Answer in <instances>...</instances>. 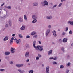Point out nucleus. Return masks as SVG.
<instances>
[{
	"instance_id": "nucleus-59",
	"label": "nucleus",
	"mask_w": 73,
	"mask_h": 73,
	"mask_svg": "<svg viewBox=\"0 0 73 73\" xmlns=\"http://www.w3.org/2000/svg\"><path fill=\"white\" fill-rule=\"evenodd\" d=\"M26 62H29V59H27V60H26Z\"/></svg>"
},
{
	"instance_id": "nucleus-19",
	"label": "nucleus",
	"mask_w": 73,
	"mask_h": 73,
	"mask_svg": "<svg viewBox=\"0 0 73 73\" xmlns=\"http://www.w3.org/2000/svg\"><path fill=\"white\" fill-rule=\"evenodd\" d=\"M37 21V20H36V19H34L32 21V23L34 24V23H36Z\"/></svg>"
},
{
	"instance_id": "nucleus-29",
	"label": "nucleus",
	"mask_w": 73,
	"mask_h": 73,
	"mask_svg": "<svg viewBox=\"0 0 73 73\" xmlns=\"http://www.w3.org/2000/svg\"><path fill=\"white\" fill-rule=\"evenodd\" d=\"M6 8L8 9H11V6H7L6 7Z\"/></svg>"
},
{
	"instance_id": "nucleus-23",
	"label": "nucleus",
	"mask_w": 73,
	"mask_h": 73,
	"mask_svg": "<svg viewBox=\"0 0 73 73\" xmlns=\"http://www.w3.org/2000/svg\"><path fill=\"white\" fill-rule=\"evenodd\" d=\"M32 18L33 19H37V16L36 15H33L32 16Z\"/></svg>"
},
{
	"instance_id": "nucleus-24",
	"label": "nucleus",
	"mask_w": 73,
	"mask_h": 73,
	"mask_svg": "<svg viewBox=\"0 0 73 73\" xmlns=\"http://www.w3.org/2000/svg\"><path fill=\"white\" fill-rule=\"evenodd\" d=\"M21 30H22L23 31L25 29V27L24 26H23L20 28Z\"/></svg>"
},
{
	"instance_id": "nucleus-63",
	"label": "nucleus",
	"mask_w": 73,
	"mask_h": 73,
	"mask_svg": "<svg viewBox=\"0 0 73 73\" xmlns=\"http://www.w3.org/2000/svg\"><path fill=\"white\" fill-rule=\"evenodd\" d=\"M71 46H73V43H72V44H71Z\"/></svg>"
},
{
	"instance_id": "nucleus-58",
	"label": "nucleus",
	"mask_w": 73,
	"mask_h": 73,
	"mask_svg": "<svg viewBox=\"0 0 73 73\" xmlns=\"http://www.w3.org/2000/svg\"><path fill=\"white\" fill-rule=\"evenodd\" d=\"M2 9H3V8L2 7L0 8V10H2Z\"/></svg>"
},
{
	"instance_id": "nucleus-37",
	"label": "nucleus",
	"mask_w": 73,
	"mask_h": 73,
	"mask_svg": "<svg viewBox=\"0 0 73 73\" xmlns=\"http://www.w3.org/2000/svg\"><path fill=\"white\" fill-rule=\"evenodd\" d=\"M57 57H55L54 58L53 57V60H57Z\"/></svg>"
},
{
	"instance_id": "nucleus-22",
	"label": "nucleus",
	"mask_w": 73,
	"mask_h": 73,
	"mask_svg": "<svg viewBox=\"0 0 73 73\" xmlns=\"http://www.w3.org/2000/svg\"><path fill=\"white\" fill-rule=\"evenodd\" d=\"M68 23L69 24H70V25H72V26H73V21H69L68 22Z\"/></svg>"
},
{
	"instance_id": "nucleus-12",
	"label": "nucleus",
	"mask_w": 73,
	"mask_h": 73,
	"mask_svg": "<svg viewBox=\"0 0 73 73\" xmlns=\"http://www.w3.org/2000/svg\"><path fill=\"white\" fill-rule=\"evenodd\" d=\"M52 52H53V50H51L49 51L48 52V55H50V54H52Z\"/></svg>"
},
{
	"instance_id": "nucleus-41",
	"label": "nucleus",
	"mask_w": 73,
	"mask_h": 73,
	"mask_svg": "<svg viewBox=\"0 0 73 73\" xmlns=\"http://www.w3.org/2000/svg\"><path fill=\"white\" fill-rule=\"evenodd\" d=\"M53 64H55V65H57V63L56 62H53Z\"/></svg>"
},
{
	"instance_id": "nucleus-25",
	"label": "nucleus",
	"mask_w": 73,
	"mask_h": 73,
	"mask_svg": "<svg viewBox=\"0 0 73 73\" xmlns=\"http://www.w3.org/2000/svg\"><path fill=\"white\" fill-rule=\"evenodd\" d=\"M13 39H12V38H11L10 41V43L11 45H12V43H13Z\"/></svg>"
},
{
	"instance_id": "nucleus-7",
	"label": "nucleus",
	"mask_w": 73,
	"mask_h": 73,
	"mask_svg": "<svg viewBox=\"0 0 73 73\" xmlns=\"http://www.w3.org/2000/svg\"><path fill=\"white\" fill-rule=\"evenodd\" d=\"M15 48H13L11 47L10 49L11 53H14L15 52Z\"/></svg>"
},
{
	"instance_id": "nucleus-36",
	"label": "nucleus",
	"mask_w": 73,
	"mask_h": 73,
	"mask_svg": "<svg viewBox=\"0 0 73 73\" xmlns=\"http://www.w3.org/2000/svg\"><path fill=\"white\" fill-rule=\"evenodd\" d=\"M64 66L62 65L60 66V69H62V68H64Z\"/></svg>"
},
{
	"instance_id": "nucleus-48",
	"label": "nucleus",
	"mask_w": 73,
	"mask_h": 73,
	"mask_svg": "<svg viewBox=\"0 0 73 73\" xmlns=\"http://www.w3.org/2000/svg\"><path fill=\"white\" fill-rule=\"evenodd\" d=\"M5 27H8V24H6L5 26Z\"/></svg>"
},
{
	"instance_id": "nucleus-51",
	"label": "nucleus",
	"mask_w": 73,
	"mask_h": 73,
	"mask_svg": "<svg viewBox=\"0 0 73 73\" xmlns=\"http://www.w3.org/2000/svg\"><path fill=\"white\" fill-rule=\"evenodd\" d=\"M62 35H65V32H63L62 33Z\"/></svg>"
},
{
	"instance_id": "nucleus-35",
	"label": "nucleus",
	"mask_w": 73,
	"mask_h": 73,
	"mask_svg": "<svg viewBox=\"0 0 73 73\" xmlns=\"http://www.w3.org/2000/svg\"><path fill=\"white\" fill-rule=\"evenodd\" d=\"M33 38H37V35H34L33 36Z\"/></svg>"
},
{
	"instance_id": "nucleus-61",
	"label": "nucleus",
	"mask_w": 73,
	"mask_h": 73,
	"mask_svg": "<svg viewBox=\"0 0 73 73\" xmlns=\"http://www.w3.org/2000/svg\"><path fill=\"white\" fill-rule=\"evenodd\" d=\"M64 1V0H61V2H63Z\"/></svg>"
},
{
	"instance_id": "nucleus-4",
	"label": "nucleus",
	"mask_w": 73,
	"mask_h": 73,
	"mask_svg": "<svg viewBox=\"0 0 73 73\" xmlns=\"http://www.w3.org/2000/svg\"><path fill=\"white\" fill-rule=\"evenodd\" d=\"M52 33L54 37H57V34L56 33V32L55 30L53 31H52Z\"/></svg>"
},
{
	"instance_id": "nucleus-27",
	"label": "nucleus",
	"mask_w": 73,
	"mask_h": 73,
	"mask_svg": "<svg viewBox=\"0 0 73 73\" xmlns=\"http://www.w3.org/2000/svg\"><path fill=\"white\" fill-rule=\"evenodd\" d=\"M61 50L63 52H65V48H64V47H62L61 48Z\"/></svg>"
},
{
	"instance_id": "nucleus-11",
	"label": "nucleus",
	"mask_w": 73,
	"mask_h": 73,
	"mask_svg": "<svg viewBox=\"0 0 73 73\" xmlns=\"http://www.w3.org/2000/svg\"><path fill=\"white\" fill-rule=\"evenodd\" d=\"M18 71H19V72L20 73H23L25 72V71L23 70H21V69H18Z\"/></svg>"
},
{
	"instance_id": "nucleus-49",
	"label": "nucleus",
	"mask_w": 73,
	"mask_h": 73,
	"mask_svg": "<svg viewBox=\"0 0 73 73\" xmlns=\"http://www.w3.org/2000/svg\"><path fill=\"white\" fill-rule=\"evenodd\" d=\"M18 41L19 42H21V40L20 39H19L18 40Z\"/></svg>"
},
{
	"instance_id": "nucleus-55",
	"label": "nucleus",
	"mask_w": 73,
	"mask_h": 73,
	"mask_svg": "<svg viewBox=\"0 0 73 73\" xmlns=\"http://www.w3.org/2000/svg\"><path fill=\"white\" fill-rule=\"evenodd\" d=\"M5 59H8V58H9V57H8V56H6L5 57Z\"/></svg>"
},
{
	"instance_id": "nucleus-33",
	"label": "nucleus",
	"mask_w": 73,
	"mask_h": 73,
	"mask_svg": "<svg viewBox=\"0 0 73 73\" xmlns=\"http://www.w3.org/2000/svg\"><path fill=\"white\" fill-rule=\"evenodd\" d=\"M69 33L70 35H72L73 33V31L72 30H70L69 32Z\"/></svg>"
},
{
	"instance_id": "nucleus-6",
	"label": "nucleus",
	"mask_w": 73,
	"mask_h": 73,
	"mask_svg": "<svg viewBox=\"0 0 73 73\" xmlns=\"http://www.w3.org/2000/svg\"><path fill=\"white\" fill-rule=\"evenodd\" d=\"M36 41L35 40H34L33 42V46L34 47V48L36 49L37 47H36L35 45H36Z\"/></svg>"
},
{
	"instance_id": "nucleus-31",
	"label": "nucleus",
	"mask_w": 73,
	"mask_h": 73,
	"mask_svg": "<svg viewBox=\"0 0 73 73\" xmlns=\"http://www.w3.org/2000/svg\"><path fill=\"white\" fill-rule=\"evenodd\" d=\"M11 38H12L13 40H14L15 41H16V40H17V39H16V38L14 37H12Z\"/></svg>"
},
{
	"instance_id": "nucleus-60",
	"label": "nucleus",
	"mask_w": 73,
	"mask_h": 73,
	"mask_svg": "<svg viewBox=\"0 0 73 73\" xmlns=\"http://www.w3.org/2000/svg\"><path fill=\"white\" fill-rule=\"evenodd\" d=\"M52 44H53L54 45L55 44V43L54 42H52Z\"/></svg>"
},
{
	"instance_id": "nucleus-52",
	"label": "nucleus",
	"mask_w": 73,
	"mask_h": 73,
	"mask_svg": "<svg viewBox=\"0 0 73 73\" xmlns=\"http://www.w3.org/2000/svg\"><path fill=\"white\" fill-rule=\"evenodd\" d=\"M4 5V3H3L2 5H1V7H3V5Z\"/></svg>"
},
{
	"instance_id": "nucleus-62",
	"label": "nucleus",
	"mask_w": 73,
	"mask_h": 73,
	"mask_svg": "<svg viewBox=\"0 0 73 73\" xmlns=\"http://www.w3.org/2000/svg\"><path fill=\"white\" fill-rule=\"evenodd\" d=\"M50 4H51L52 6H53V3H50Z\"/></svg>"
},
{
	"instance_id": "nucleus-20",
	"label": "nucleus",
	"mask_w": 73,
	"mask_h": 73,
	"mask_svg": "<svg viewBox=\"0 0 73 73\" xmlns=\"http://www.w3.org/2000/svg\"><path fill=\"white\" fill-rule=\"evenodd\" d=\"M36 34H37V33L35 31H33L31 33V35L32 36H33L34 35H36Z\"/></svg>"
},
{
	"instance_id": "nucleus-38",
	"label": "nucleus",
	"mask_w": 73,
	"mask_h": 73,
	"mask_svg": "<svg viewBox=\"0 0 73 73\" xmlns=\"http://www.w3.org/2000/svg\"><path fill=\"white\" fill-rule=\"evenodd\" d=\"M48 28L49 29H50V28H52V26H51V25H48Z\"/></svg>"
},
{
	"instance_id": "nucleus-50",
	"label": "nucleus",
	"mask_w": 73,
	"mask_h": 73,
	"mask_svg": "<svg viewBox=\"0 0 73 73\" xmlns=\"http://www.w3.org/2000/svg\"><path fill=\"white\" fill-rule=\"evenodd\" d=\"M53 57H50L49 58V59L50 60H52V59H53Z\"/></svg>"
},
{
	"instance_id": "nucleus-40",
	"label": "nucleus",
	"mask_w": 73,
	"mask_h": 73,
	"mask_svg": "<svg viewBox=\"0 0 73 73\" xmlns=\"http://www.w3.org/2000/svg\"><path fill=\"white\" fill-rule=\"evenodd\" d=\"M29 73H33V70H31L29 71Z\"/></svg>"
},
{
	"instance_id": "nucleus-5",
	"label": "nucleus",
	"mask_w": 73,
	"mask_h": 73,
	"mask_svg": "<svg viewBox=\"0 0 73 73\" xmlns=\"http://www.w3.org/2000/svg\"><path fill=\"white\" fill-rule=\"evenodd\" d=\"M46 73H49V66L46 67Z\"/></svg>"
},
{
	"instance_id": "nucleus-45",
	"label": "nucleus",
	"mask_w": 73,
	"mask_h": 73,
	"mask_svg": "<svg viewBox=\"0 0 73 73\" xmlns=\"http://www.w3.org/2000/svg\"><path fill=\"white\" fill-rule=\"evenodd\" d=\"M36 60H39V57L38 56H37L36 58Z\"/></svg>"
},
{
	"instance_id": "nucleus-15",
	"label": "nucleus",
	"mask_w": 73,
	"mask_h": 73,
	"mask_svg": "<svg viewBox=\"0 0 73 73\" xmlns=\"http://www.w3.org/2000/svg\"><path fill=\"white\" fill-rule=\"evenodd\" d=\"M57 6V4H56L55 5L53 6L52 7V6L50 7V8H51V9H54V8L56 7Z\"/></svg>"
},
{
	"instance_id": "nucleus-53",
	"label": "nucleus",
	"mask_w": 73,
	"mask_h": 73,
	"mask_svg": "<svg viewBox=\"0 0 73 73\" xmlns=\"http://www.w3.org/2000/svg\"><path fill=\"white\" fill-rule=\"evenodd\" d=\"M38 42L39 44H41V41H38Z\"/></svg>"
},
{
	"instance_id": "nucleus-1",
	"label": "nucleus",
	"mask_w": 73,
	"mask_h": 73,
	"mask_svg": "<svg viewBox=\"0 0 73 73\" xmlns=\"http://www.w3.org/2000/svg\"><path fill=\"white\" fill-rule=\"evenodd\" d=\"M36 50H39L40 52H41L43 50L44 48H43V46H36Z\"/></svg>"
},
{
	"instance_id": "nucleus-8",
	"label": "nucleus",
	"mask_w": 73,
	"mask_h": 73,
	"mask_svg": "<svg viewBox=\"0 0 73 73\" xmlns=\"http://www.w3.org/2000/svg\"><path fill=\"white\" fill-rule=\"evenodd\" d=\"M16 67H17L18 68H21V67H23V64H16Z\"/></svg>"
},
{
	"instance_id": "nucleus-47",
	"label": "nucleus",
	"mask_w": 73,
	"mask_h": 73,
	"mask_svg": "<svg viewBox=\"0 0 73 73\" xmlns=\"http://www.w3.org/2000/svg\"><path fill=\"white\" fill-rule=\"evenodd\" d=\"M69 70H66V73H69Z\"/></svg>"
},
{
	"instance_id": "nucleus-32",
	"label": "nucleus",
	"mask_w": 73,
	"mask_h": 73,
	"mask_svg": "<svg viewBox=\"0 0 73 73\" xmlns=\"http://www.w3.org/2000/svg\"><path fill=\"white\" fill-rule=\"evenodd\" d=\"M70 63L68 62V63L66 64V66H69L70 65Z\"/></svg>"
},
{
	"instance_id": "nucleus-30",
	"label": "nucleus",
	"mask_w": 73,
	"mask_h": 73,
	"mask_svg": "<svg viewBox=\"0 0 73 73\" xmlns=\"http://www.w3.org/2000/svg\"><path fill=\"white\" fill-rule=\"evenodd\" d=\"M19 38H23V36H22V35L21 34H19Z\"/></svg>"
},
{
	"instance_id": "nucleus-56",
	"label": "nucleus",
	"mask_w": 73,
	"mask_h": 73,
	"mask_svg": "<svg viewBox=\"0 0 73 73\" xmlns=\"http://www.w3.org/2000/svg\"><path fill=\"white\" fill-rule=\"evenodd\" d=\"M68 27H66V31H68Z\"/></svg>"
},
{
	"instance_id": "nucleus-43",
	"label": "nucleus",
	"mask_w": 73,
	"mask_h": 73,
	"mask_svg": "<svg viewBox=\"0 0 73 73\" xmlns=\"http://www.w3.org/2000/svg\"><path fill=\"white\" fill-rule=\"evenodd\" d=\"M26 38H30V36H29V35H27Z\"/></svg>"
},
{
	"instance_id": "nucleus-21",
	"label": "nucleus",
	"mask_w": 73,
	"mask_h": 73,
	"mask_svg": "<svg viewBox=\"0 0 73 73\" xmlns=\"http://www.w3.org/2000/svg\"><path fill=\"white\" fill-rule=\"evenodd\" d=\"M19 21L21 23H22L23 21V19L21 17L19 18Z\"/></svg>"
},
{
	"instance_id": "nucleus-26",
	"label": "nucleus",
	"mask_w": 73,
	"mask_h": 73,
	"mask_svg": "<svg viewBox=\"0 0 73 73\" xmlns=\"http://www.w3.org/2000/svg\"><path fill=\"white\" fill-rule=\"evenodd\" d=\"M62 5V3H60L59 5L57 7L58 8H59V7H61V5Z\"/></svg>"
},
{
	"instance_id": "nucleus-34",
	"label": "nucleus",
	"mask_w": 73,
	"mask_h": 73,
	"mask_svg": "<svg viewBox=\"0 0 73 73\" xmlns=\"http://www.w3.org/2000/svg\"><path fill=\"white\" fill-rule=\"evenodd\" d=\"M5 71V69H0V72H4Z\"/></svg>"
},
{
	"instance_id": "nucleus-14",
	"label": "nucleus",
	"mask_w": 73,
	"mask_h": 73,
	"mask_svg": "<svg viewBox=\"0 0 73 73\" xmlns=\"http://www.w3.org/2000/svg\"><path fill=\"white\" fill-rule=\"evenodd\" d=\"M8 40V36H6L4 38L3 41H7Z\"/></svg>"
},
{
	"instance_id": "nucleus-42",
	"label": "nucleus",
	"mask_w": 73,
	"mask_h": 73,
	"mask_svg": "<svg viewBox=\"0 0 73 73\" xmlns=\"http://www.w3.org/2000/svg\"><path fill=\"white\" fill-rule=\"evenodd\" d=\"M9 63L11 65H12L13 64V62L12 61H10Z\"/></svg>"
},
{
	"instance_id": "nucleus-16",
	"label": "nucleus",
	"mask_w": 73,
	"mask_h": 73,
	"mask_svg": "<svg viewBox=\"0 0 73 73\" xmlns=\"http://www.w3.org/2000/svg\"><path fill=\"white\" fill-rule=\"evenodd\" d=\"M8 23L10 27H11V26H12V20H9L8 21Z\"/></svg>"
},
{
	"instance_id": "nucleus-57",
	"label": "nucleus",
	"mask_w": 73,
	"mask_h": 73,
	"mask_svg": "<svg viewBox=\"0 0 73 73\" xmlns=\"http://www.w3.org/2000/svg\"><path fill=\"white\" fill-rule=\"evenodd\" d=\"M38 56H39V57H41V55L39 54L38 55Z\"/></svg>"
},
{
	"instance_id": "nucleus-10",
	"label": "nucleus",
	"mask_w": 73,
	"mask_h": 73,
	"mask_svg": "<svg viewBox=\"0 0 73 73\" xmlns=\"http://www.w3.org/2000/svg\"><path fill=\"white\" fill-rule=\"evenodd\" d=\"M46 18L47 19L51 20L52 19V15L48 16L46 17Z\"/></svg>"
},
{
	"instance_id": "nucleus-2",
	"label": "nucleus",
	"mask_w": 73,
	"mask_h": 73,
	"mask_svg": "<svg viewBox=\"0 0 73 73\" xmlns=\"http://www.w3.org/2000/svg\"><path fill=\"white\" fill-rule=\"evenodd\" d=\"M42 6L43 7H45L48 5V2L46 0L44 1L43 2L41 3Z\"/></svg>"
},
{
	"instance_id": "nucleus-46",
	"label": "nucleus",
	"mask_w": 73,
	"mask_h": 73,
	"mask_svg": "<svg viewBox=\"0 0 73 73\" xmlns=\"http://www.w3.org/2000/svg\"><path fill=\"white\" fill-rule=\"evenodd\" d=\"M59 41L60 43H61V42H62V40H61V39H59Z\"/></svg>"
},
{
	"instance_id": "nucleus-18",
	"label": "nucleus",
	"mask_w": 73,
	"mask_h": 73,
	"mask_svg": "<svg viewBox=\"0 0 73 73\" xmlns=\"http://www.w3.org/2000/svg\"><path fill=\"white\" fill-rule=\"evenodd\" d=\"M10 53V52H9L8 51L6 52L5 53V55H6V56H8V55H9V54Z\"/></svg>"
},
{
	"instance_id": "nucleus-64",
	"label": "nucleus",
	"mask_w": 73,
	"mask_h": 73,
	"mask_svg": "<svg viewBox=\"0 0 73 73\" xmlns=\"http://www.w3.org/2000/svg\"><path fill=\"white\" fill-rule=\"evenodd\" d=\"M42 66H43V67H44V64H43L42 65Z\"/></svg>"
},
{
	"instance_id": "nucleus-54",
	"label": "nucleus",
	"mask_w": 73,
	"mask_h": 73,
	"mask_svg": "<svg viewBox=\"0 0 73 73\" xmlns=\"http://www.w3.org/2000/svg\"><path fill=\"white\" fill-rule=\"evenodd\" d=\"M14 36H15V34H13L12 35V37H14Z\"/></svg>"
},
{
	"instance_id": "nucleus-3",
	"label": "nucleus",
	"mask_w": 73,
	"mask_h": 73,
	"mask_svg": "<svg viewBox=\"0 0 73 73\" xmlns=\"http://www.w3.org/2000/svg\"><path fill=\"white\" fill-rule=\"evenodd\" d=\"M50 29H48L47 30L45 33V35L46 37L48 36V35L49 34V33H50Z\"/></svg>"
},
{
	"instance_id": "nucleus-28",
	"label": "nucleus",
	"mask_w": 73,
	"mask_h": 73,
	"mask_svg": "<svg viewBox=\"0 0 73 73\" xmlns=\"http://www.w3.org/2000/svg\"><path fill=\"white\" fill-rule=\"evenodd\" d=\"M24 19L26 20V21H27L28 19H27V16L25 15H24Z\"/></svg>"
},
{
	"instance_id": "nucleus-39",
	"label": "nucleus",
	"mask_w": 73,
	"mask_h": 73,
	"mask_svg": "<svg viewBox=\"0 0 73 73\" xmlns=\"http://www.w3.org/2000/svg\"><path fill=\"white\" fill-rule=\"evenodd\" d=\"M16 41V43L17 44H19V42L17 39L16 40H15Z\"/></svg>"
},
{
	"instance_id": "nucleus-9",
	"label": "nucleus",
	"mask_w": 73,
	"mask_h": 73,
	"mask_svg": "<svg viewBox=\"0 0 73 73\" xmlns=\"http://www.w3.org/2000/svg\"><path fill=\"white\" fill-rule=\"evenodd\" d=\"M38 3L37 2H34L33 3V5L34 7H36L38 5Z\"/></svg>"
},
{
	"instance_id": "nucleus-17",
	"label": "nucleus",
	"mask_w": 73,
	"mask_h": 73,
	"mask_svg": "<svg viewBox=\"0 0 73 73\" xmlns=\"http://www.w3.org/2000/svg\"><path fill=\"white\" fill-rule=\"evenodd\" d=\"M63 42L64 43L67 42V39L66 38H64L63 40Z\"/></svg>"
},
{
	"instance_id": "nucleus-44",
	"label": "nucleus",
	"mask_w": 73,
	"mask_h": 73,
	"mask_svg": "<svg viewBox=\"0 0 73 73\" xmlns=\"http://www.w3.org/2000/svg\"><path fill=\"white\" fill-rule=\"evenodd\" d=\"M26 46L27 48H28L29 46V44H26Z\"/></svg>"
},
{
	"instance_id": "nucleus-13",
	"label": "nucleus",
	"mask_w": 73,
	"mask_h": 73,
	"mask_svg": "<svg viewBox=\"0 0 73 73\" xmlns=\"http://www.w3.org/2000/svg\"><path fill=\"white\" fill-rule=\"evenodd\" d=\"M29 52H27L26 53L25 56L26 57H29Z\"/></svg>"
}]
</instances>
